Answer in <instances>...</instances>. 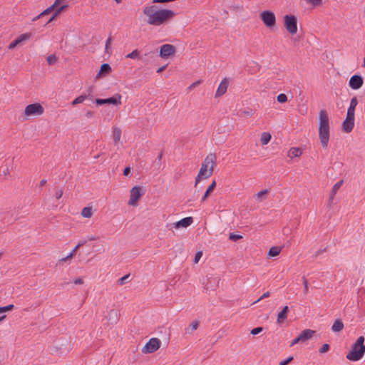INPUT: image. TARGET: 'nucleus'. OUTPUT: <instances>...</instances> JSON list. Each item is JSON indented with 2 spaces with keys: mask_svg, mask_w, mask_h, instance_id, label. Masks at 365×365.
I'll list each match as a JSON object with an SVG mask.
<instances>
[{
  "mask_svg": "<svg viewBox=\"0 0 365 365\" xmlns=\"http://www.w3.org/2000/svg\"><path fill=\"white\" fill-rule=\"evenodd\" d=\"M292 360H293V356H289L287 359H284L282 361H280L279 365H287Z\"/></svg>",
  "mask_w": 365,
  "mask_h": 365,
  "instance_id": "nucleus-48",
  "label": "nucleus"
},
{
  "mask_svg": "<svg viewBox=\"0 0 365 365\" xmlns=\"http://www.w3.org/2000/svg\"><path fill=\"white\" fill-rule=\"evenodd\" d=\"M277 100L279 103H283L287 102V96L284 93H280L277 96Z\"/></svg>",
  "mask_w": 365,
  "mask_h": 365,
  "instance_id": "nucleus-34",
  "label": "nucleus"
},
{
  "mask_svg": "<svg viewBox=\"0 0 365 365\" xmlns=\"http://www.w3.org/2000/svg\"><path fill=\"white\" fill-rule=\"evenodd\" d=\"M302 154V150L298 148H291L288 151V156L291 158L299 157Z\"/></svg>",
  "mask_w": 365,
  "mask_h": 365,
  "instance_id": "nucleus-24",
  "label": "nucleus"
},
{
  "mask_svg": "<svg viewBox=\"0 0 365 365\" xmlns=\"http://www.w3.org/2000/svg\"><path fill=\"white\" fill-rule=\"evenodd\" d=\"M260 17L263 23L267 27L273 26L276 23L274 14L271 11H264L260 14Z\"/></svg>",
  "mask_w": 365,
  "mask_h": 365,
  "instance_id": "nucleus-8",
  "label": "nucleus"
},
{
  "mask_svg": "<svg viewBox=\"0 0 365 365\" xmlns=\"http://www.w3.org/2000/svg\"><path fill=\"white\" fill-rule=\"evenodd\" d=\"M364 83L363 78L361 75L355 74L351 77L349 81V87L353 90L359 89Z\"/></svg>",
  "mask_w": 365,
  "mask_h": 365,
  "instance_id": "nucleus-12",
  "label": "nucleus"
},
{
  "mask_svg": "<svg viewBox=\"0 0 365 365\" xmlns=\"http://www.w3.org/2000/svg\"><path fill=\"white\" fill-rule=\"evenodd\" d=\"M130 200L128 201V205L135 206L137 204L138 200L140 198V197L143 195V192H142V189L139 186H134L130 191Z\"/></svg>",
  "mask_w": 365,
  "mask_h": 365,
  "instance_id": "nucleus-9",
  "label": "nucleus"
},
{
  "mask_svg": "<svg viewBox=\"0 0 365 365\" xmlns=\"http://www.w3.org/2000/svg\"><path fill=\"white\" fill-rule=\"evenodd\" d=\"M111 43V38L110 37H108V39L106 40V50L107 51L109 46L110 45Z\"/></svg>",
  "mask_w": 365,
  "mask_h": 365,
  "instance_id": "nucleus-56",
  "label": "nucleus"
},
{
  "mask_svg": "<svg viewBox=\"0 0 365 365\" xmlns=\"http://www.w3.org/2000/svg\"><path fill=\"white\" fill-rule=\"evenodd\" d=\"M63 195V191L61 190H58L56 193V198L57 200L60 199Z\"/></svg>",
  "mask_w": 365,
  "mask_h": 365,
  "instance_id": "nucleus-53",
  "label": "nucleus"
},
{
  "mask_svg": "<svg viewBox=\"0 0 365 365\" xmlns=\"http://www.w3.org/2000/svg\"><path fill=\"white\" fill-rule=\"evenodd\" d=\"M20 43L19 41L18 40V38L15 39L14 41H13L12 42H11L9 46H8V48L9 50H12L14 49L16 46H18L19 44Z\"/></svg>",
  "mask_w": 365,
  "mask_h": 365,
  "instance_id": "nucleus-39",
  "label": "nucleus"
},
{
  "mask_svg": "<svg viewBox=\"0 0 365 365\" xmlns=\"http://www.w3.org/2000/svg\"><path fill=\"white\" fill-rule=\"evenodd\" d=\"M17 218V215L14 211H9L0 214V222L4 224H12Z\"/></svg>",
  "mask_w": 365,
  "mask_h": 365,
  "instance_id": "nucleus-11",
  "label": "nucleus"
},
{
  "mask_svg": "<svg viewBox=\"0 0 365 365\" xmlns=\"http://www.w3.org/2000/svg\"><path fill=\"white\" fill-rule=\"evenodd\" d=\"M121 134H122V131L120 128L114 127L113 128V138L114 145L116 146H118L120 143V140L121 138Z\"/></svg>",
  "mask_w": 365,
  "mask_h": 365,
  "instance_id": "nucleus-19",
  "label": "nucleus"
},
{
  "mask_svg": "<svg viewBox=\"0 0 365 365\" xmlns=\"http://www.w3.org/2000/svg\"><path fill=\"white\" fill-rule=\"evenodd\" d=\"M92 215V209L89 207H84L81 211V215L85 218H90Z\"/></svg>",
  "mask_w": 365,
  "mask_h": 365,
  "instance_id": "nucleus-29",
  "label": "nucleus"
},
{
  "mask_svg": "<svg viewBox=\"0 0 365 365\" xmlns=\"http://www.w3.org/2000/svg\"><path fill=\"white\" fill-rule=\"evenodd\" d=\"M199 327V322L197 321H193L191 324H190V327H191V331H194V330H196Z\"/></svg>",
  "mask_w": 365,
  "mask_h": 365,
  "instance_id": "nucleus-50",
  "label": "nucleus"
},
{
  "mask_svg": "<svg viewBox=\"0 0 365 365\" xmlns=\"http://www.w3.org/2000/svg\"><path fill=\"white\" fill-rule=\"evenodd\" d=\"M31 34L30 33H25L21 35H20L17 38L19 41L20 43L23 42L24 41L28 40L31 38Z\"/></svg>",
  "mask_w": 365,
  "mask_h": 365,
  "instance_id": "nucleus-33",
  "label": "nucleus"
},
{
  "mask_svg": "<svg viewBox=\"0 0 365 365\" xmlns=\"http://www.w3.org/2000/svg\"><path fill=\"white\" fill-rule=\"evenodd\" d=\"M193 222V219L192 217H187L185 218L181 219L180 220L170 224V226L171 227H175L176 229L179 228H186L189 227L192 223ZM167 227H169V225H167Z\"/></svg>",
  "mask_w": 365,
  "mask_h": 365,
  "instance_id": "nucleus-13",
  "label": "nucleus"
},
{
  "mask_svg": "<svg viewBox=\"0 0 365 365\" xmlns=\"http://www.w3.org/2000/svg\"><path fill=\"white\" fill-rule=\"evenodd\" d=\"M298 343H302L299 336L291 341L290 346H293Z\"/></svg>",
  "mask_w": 365,
  "mask_h": 365,
  "instance_id": "nucleus-52",
  "label": "nucleus"
},
{
  "mask_svg": "<svg viewBox=\"0 0 365 365\" xmlns=\"http://www.w3.org/2000/svg\"><path fill=\"white\" fill-rule=\"evenodd\" d=\"M314 331L311 329H304L299 334V337L302 343L305 342L306 341L310 339L313 334H314Z\"/></svg>",
  "mask_w": 365,
  "mask_h": 365,
  "instance_id": "nucleus-17",
  "label": "nucleus"
},
{
  "mask_svg": "<svg viewBox=\"0 0 365 365\" xmlns=\"http://www.w3.org/2000/svg\"><path fill=\"white\" fill-rule=\"evenodd\" d=\"M13 308H14V305L13 304H9V305H7L6 307H0V314L6 311H10Z\"/></svg>",
  "mask_w": 365,
  "mask_h": 365,
  "instance_id": "nucleus-42",
  "label": "nucleus"
},
{
  "mask_svg": "<svg viewBox=\"0 0 365 365\" xmlns=\"http://www.w3.org/2000/svg\"><path fill=\"white\" fill-rule=\"evenodd\" d=\"M143 14L148 18V24L153 26L164 24L175 16L173 10L159 9L155 5L145 6Z\"/></svg>",
  "mask_w": 365,
  "mask_h": 365,
  "instance_id": "nucleus-1",
  "label": "nucleus"
},
{
  "mask_svg": "<svg viewBox=\"0 0 365 365\" xmlns=\"http://www.w3.org/2000/svg\"><path fill=\"white\" fill-rule=\"evenodd\" d=\"M284 25L287 31L292 35L297 32V19L294 15L284 16Z\"/></svg>",
  "mask_w": 365,
  "mask_h": 365,
  "instance_id": "nucleus-5",
  "label": "nucleus"
},
{
  "mask_svg": "<svg viewBox=\"0 0 365 365\" xmlns=\"http://www.w3.org/2000/svg\"><path fill=\"white\" fill-rule=\"evenodd\" d=\"M161 341L158 338H151L142 349L144 354H151L157 351L160 346Z\"/></svg>",
  "mask_w": 365,
  "mask_h": 365,
  "instance_id": "nucleus-7",
  "label": "nucleus"
},
{
  "mask_svg": "<svg viewBox=\"0 0 365 365\" xmlns=\"http://www.w3.org/2000/svg\"><path fill=\"white\" fill-rule=\"evenodd\" d=\"M130 173V168L129 167H126L123 170V175L127 176Z\"/></svg>",
  "mask_w": 365,
  "mask_h": 365,
  "instance_id": "nucleus-58",
  "label": "nucleus"
},
{
  "mask_svg": "<svg viewBox=\"0 0 365 365\" xmlns=\"http://www.w3.org/2000/svg\"><path fill=\"white\" fill-rule=\"evenodd\" d=\"M269 296H270V292H266L257 301L254 302L253 304H255V303L261 301L262 299L269 297Z\"/></svg>",
  "mask_w": 365,
  "mask_h": 365,
  "instance_id": "nucleus-47",
  "label": "nucleus"
},
{
  "mask_svg": "<svg viewBox=\"0 0 365 365\" xmlns=\"http://www.w3.org/2000/svg\"><path fill=\"white\" fill-rule=\"evenodd\" d=\"M329 138L330 120L327 111L322 109L319 113V138L323 148H327Z\"/></svg>",
  "mask_w": 365,
  "mask_h": 365,
  "instance_id": "nucleus-2",
  "label": "nucleus"
},
{
  "mask_svg": "<svg viewBox=\"0 0 365 365\" xmlns=\"http://www.w3.org/2000/svg\"><path fill=\"white\" fill-rule=\"evenodd\" d=\"M216 165V155L214 153H210L203 161L199 173L195 179V186H197L201 178H208L213 173L214 168Z\"/></svg>",
  "mask_w": 365,
  "mask_h": 365,
  "instance_id": "nucleus-3",
  "label": "nucleus"
},
{
  "mask_svg": "<svg viewBox=\"0 0 365 365\" xmlns=\"http://www.w3.org/2000/svg\"><path fill=\"white\" fill-rule=\"evenodd\" d=\"M43 106L38 103L28 105L24 110V114L27 116L41 115L43 113Z\"/></svg>",
  "mask_w": 365,
  "mask_h": 365,
  "instance_id": "nucleus-6",
  "label": "nucleus"
},
{
  "mask_svg": "<svg viewBox=\"0 0 365 365\" xmlns=\"http://www.w3.org/2000/svg\"><path fill=\"white\" fill-rule=\"evenodd\" d=\"M97 239L98 237L96 235L88 236L86 238L87 241H93L96 240Z\"/></svg>",
  "mask_w": 365,
  "mask_h": 365,
  "instance_id": "nucleus-57",
  "label": "nucleus"
},
{
  "mask_svg": "<svg viewBox=\"0 0 365 365\" xmlns=\"http://www.w3.org/2000/svg\"><path fill=\"white\" fill-rule=\"evenodd\" d=\"M281 252V248L277 246L272 247L268 252L269 256L270 257H276Z\"/></svg>",
  "mask_w": 365,
  "mask_h": 365,
  "instance_id": "nucleus-28",
  "label": "nucleus"
},
{
  "mask_svg": "<svg viewBox=\"0 0 365 365\" xmlns=\"http://www.w3.org/2000/svg\"><path fill=\"white\" fill-rule=\"evenodd\" d=\"M344 328V324L343 322L339 320V319H336L332 327H331V330L334 331V332H339L340 331H341Z\"/></svg>",
  "mask_w": 365,
  "mask_h": 365,
  "instance_id": "nucleus-26",
  "label": "nucleus"
},
{
  "mask_svg": "<svg viewBox=\"0 0 365 365\" xmlns=\"http://www.w3.org/2000/svg\"><path fill=\"white\" fill-rule=\"evenodd\" d=\"M175 51V48L171 44H163L160 49V56L162 58H168Z\"/></svg>",
  "mask_w": 365,
  "mask_h": 365,
  "instance_id": "nucleus-14",
  "label": "nucleus"
},
{
  "mask_svg": "<svg viewBox=\"0 0 365 365\" xmlns=\"http://www.w3.org/2000/svg\"><path fill=\"white\" fill-rule=\"evenodd\" d=\"M125 58H131V59H140L141 57L140 56V53L138 49H135L131 53L127 54L125 56Z\"/></svg>",
  "mask_w": 365,
  "mask_h": 365,
  "instance_id": "nucleus-30",
  "label": "nucleus"
},
{
  "mask_svg": "<svg viewBox=\"0 0 365 365\" xmlns=\"http://www.w3.org/2000/svg\"><path fill=\"white\" fill-rule=\"evenodd\" d=\"M68 5L65 4V5H62L61 6H59L58 8H57V9L53 14L52 16L48 19V21L46 23L45 25H47L48 24L53 21L63 11L66 9L68 8Z\"/></svg>",
  "mask_w": 365,
  "mask_h": 365,
  "instance_id": "nucleus-23",
  "label": "nucleus"
},
{
  "mask_svg": "<svg viewBox=\"0 0 365 365\" xmlns=\"http://www.w3.org/2000/svg\"><path fill=\"white\" fill-rule=\"evenodd\" d=\"M326 252V248L323 249V250H317L315 254H314V257H318L319 255L322 254L323 252Z\"/></svg>",
  "mask_w": 365,
  "mask_h": 365,
  "instance_id": "nucleus-55",
  "label": "nucleus"
},
{
  "mask_svg": "<svg viewBox=\"0 0 365 365\" xmlns=\"http://www.w3.org/2000/svg\"><path fill=\"white\" fill-rule=\"evenodd\" d=\"M73 282L75 284H83V281L82 278H78V279H76L73 281Z\"/></svg>",
  "mask_w": 365,
  "mask_h": 365,
  "instance_id": "nucleus-59",
  "label": "nucleus"
},
{
  "mask_svg": "<svg viewBox=\"0 0 365 365\" xmlns=\"http://www.w3.org/2000/svg\"><path fill=\"white\" fill-rule=\"evenodd\" d=\"M88 98V96L86 95H81L76 98L71 103L73 106H76L79 103H82L86 98Z\"/></svg>",
  "mask_w": 365,
  "mask_h": 365,
  "instance_id": "nucleus-31",
  "label": "nucleus"
},
{
  "mask_svg": "<svg viewBox=\"0 0 365 365\" xmlns=\"http://www.w3.org/2000/svg\"><path fill=\"white\" fill-rule=\"evenodd\" d=\"M228 84L229 82L227 78L222 80L215 93L216 98L220 97L226 93Z\"/></svg>",
  "mask_w": 365,
  "mask_h": 365,
  "instance_id": "nucleus-15",
  "label": "nucleus"
},
{
  "mask_svg": "<svg viewBox=\"0 0 365 365\" xmlns=\"http://www.w3.org/2000/svg\"><path fill=\"white\" fill-rule=\"evenodd\" d=\"M242 238V235H236L235 233H231L229 236V240L233 241V242H235L240 239Z\"/></svg>",
  "mask_w": 365,
  "mask_h": 365,
  "instance_id": "nucleus-37",
  "label": "nucleus"
},
{
  "mask_svg": "<svg viewBox=\"0 0 365 365\" xmlns=\"http://www.w3.org/2000/svg\"><path fill=\"white\" fill-rule=\"evenodd\" d=\"M364 337L359 336L354 344L351 350L346 355V358L353 361L361 359L365 353V346L364 344Z\"/></svg>",
  "mask_w": 365,
  "mask_h": 365,
  "instance_id": "nucleus-4",
  "label": "nucleus"
},
{
  "mask_svg": "<svg viewBox=\"0 0 365 365\" xmlns=\"http://www.w3.org/2000/svg\"><path fill=\"white\" fill-rule=\"evenodd\" d=\"M46 183V180H41V182L39 183V186L42 187V186L45 185Z\"/></svg>",
  "mask_w": 365,
  "mask_h": 365,
  "instance_id": "nucleus-64",
  "label": "nucleus"
},
{
  "mask_svg": "<svg viewBox=\"0 0 365 365\" xmlns=\"http://www.w3.org/2000/svg\"><path fill=\"white\" fill-rule=\"evenodd\" d=\"M56 7L53 6V4H52L51 6L48 7L46 9H45L43 11H42L41 14H40V16H45V15H47L49 13H51L52 11L54 10Z\"/></svg>",
  "mask_w": 365,
  "mask_h": 365,
  "instance_id": "nucleus-35",
  "label": "nucleus"
},
{
  "mask_svg": "<svg viewBox=\"0 0 365 365\" xmlns=\"http://www.w3.org/2000/svg\"><path fill=\"white\" fill-rule=\"evenodd\" d=\"M358 104V100H357V98L356 97H354L351 99V101H350V105H349V108H353V109H355L356 106Z\"/></svg>",
  "mask_w": 365,
  "mask_h": 365,
  "instance_id": "nucleus-38",
  "label": "nucleus"
},
{
  "mask_svg": "<svg viewBox=\"0 0 365 365\" xmlns=\"http://www.w3.org/2000/svg\"><path fill=\"white\" fill-rule=\"evenodd\" d=\"M57 57L56 55L52 54L47 57L46 61L48 65H53L57 62Z\"/></svg>",
  "mask_w": 365,
  "mask_h": 365,
  "instance_id": "nucleus-32",
  "label": "nucleus"
},
{
  "mask_svg": "<svg viewBox=\"0 0 365 365\" xmlns=\"http://www.w3.org/2000/svg\"><path fill=\"white\" fill-rule=\"evenodd\" d=\"M42 16H40V14H38V16H35V17H34V18L32 19V21H37L38 19H39L40 18H41Z\"/></svg>",
  "mask_w": 365,
  "mask_h": 365,
  "instance_id": "nucleus-63",
  "label": "nucleus"
},
{
  "mask_svg": "<svg viewBox=\"0 0 365 365\" xmlns=\"http://www.w3.org/2000/svg\"><path fill=\"white\" fill-rule=\"evenodd\" d=\"M129 277H130L129 274H126V275L123 276V277L120 278L118 279V284H120V285L124 284L125 281H126V279H128Z\"/></svg>",
  "mask_w": 365,
  "mask_h": 365,
  "instance_id": "nucleus-46",
  "label": "nucleus"
},
{
  "mask_svg": "<svg viewBox=\"0 0 365 365\" xmlns=\"http://www.w3.org/2000/svg\"><path fill=\"white\" fill-rule=\"evenodd\" d=\"M202 83L201 80H198L194 83H192L189 87L188 89L190 91L195 88L196 86H199Z\"/></svg>",
  "mask_w": 365,
  "mask_h": 365,
  "instance_id": "nucleus-51",
  "label": "nucleus"
},
{
  "mask_svg": "<svg viewBox=\"0 0 365 365\" xmlns=\"http://www.w3.org/2000/svg\"><path fill=\"white\" fill-rule=\"evenodd\" d=\"M162 156H163V153H160L158 155V156L157 157V159H156V160H158V163H160V160H161V159H162Z\"/></svg>",
  "mask_w": 365,
  "mask_h": 365,
  "instance_id": "nucleus-62",
  "label": "nucleus"
},
{
  "mask_svg": "<svg viewBox=\"0 0 365 365\" xmlns=\"http://www.w3.org/2000/svg\"><path fill=\"white\" fill-rule=\"evenodd\" d=\"M88 241H87L86 239L83 240H80L78 242V243L77 244V247H81V246L84 245Z\"/></svg>",
  "mask_w": 365,
  "mask_h": 365,
  "instance_id": "nucleus-54",
  "label": "nucleus"
},
{
  "mask_svg": "<svg viewBox=\"0 0 365 365\" xmlns=\"http://www.w3.org/2000/svg\"><path fill=\"white\" fill-rule=\"evenodd\" d=\"M355 109L349 108L347 110L346 118L354 119Z\"/></svg>",
  "mask_w": 365,
  "mask_h": 365,
  "instance_id": "nucleus-40",
  "label": "nucleus"
},
{
  "mask_svg": "<svg viewBox=\"0 0 365 365\" xmlns=\"http://www.w3.org/2000/svg\"><path fill=\"white\" fill-rule=\"evenodd\" d=\"M216 186V181L214 180L207 188L204 195L202 196L201 201L204 202L207 198V197L210 195V194L213 191Z\"/></svg>",
  "mask_w": 365,
  "mask_h": 365,
  "instance_id": "nucleus-25",
  "label": "nucleus"
},
{
  "mask_svg": "<svg viewBox=\"0 0 365 365\" xmlns=\"http://www.w3.org/2000/svg\"><path fill=\"white\" fill-rule=\"evenodd\" d=\"M329 349V345L328 344H324L319 349V353L324 354L328 351Z\"/></svg>",
  "mask_w": 365,
  "mask_h": 365,
  "instance_id": "nucleus-43",
  "label": "nucleus"
},
{
  "mask_svg": "<svg viewBox=\"0 0 365 365\" xmlns=\"http://www.w3.org/2000/svg\"><path fill=\"white\" fill-rule=\"evenodd\" d=\"M271 140V135L269 133L264 132L261 135V143L262 145H267Z\"/></svg>",
  "mask_w": 365,
  "mask_h": 365,
  "instance_id": "nucleus-27",
  "label": "nucleus"
},
{
  "mask_svg": "<svg viewBox=\"0 0 365 365\" xmlns=\"http://www.w3.org/2000/svg\"><path fill=\"white\" fill-rule=\"evenodd\" d=\"M121 96L120 94H116L115 96L106 98V99H101L97 98L96 99V103L97 105L101 106L103 104H113V105H120L121 104Z\"/></svg>",
  "mask_w": 365,
  "mask_h": 365,
  "instance_id": "nucleus-10",
  "label": "nucleus"
},
{
  "mask_svg": "<svg viewBox=\"0 0 365 365\" xmlns=\"http://www.w3.org/2000/svg\"><path fill=\"white\" fill-rule=\"evenodd\" d=\"M93 115V113L91 110H88L86 113V116L88 118H92Z\"/></svg>",
  "mask_w": 365,
  "mask_h": 365,
  "instance_id": "nucleus-60",
  "label": "nucleus"
},
{
  "mask_svg": "<svg viewBox=\"0 0 365 365\" xmlns=\"http://www.w3.org/2000/svg\"><path fill=\"white\" fill-rule=\"evenodd\" d=\"M303 284H304V293L306 294L308 292L309 287H308V281L307 279L303 277Z\"/></svg>",
  "mask_w": 365,
  "mask_h": 365,
  "instance_id": "nucleus-45",
  "label": "nucleus"
},
{
  "mask_svg": "<svg viewBox=\"0 0 365 365\" xmlns=\"http://www.w3.org/2000/svg\"><path fill=\"white\" fill-rule=\"evenodd\" d=\"M262 329H263L262 327L254 328L253 329H252L251 334L252 335H257V334H259L262 331Z\"/></svg>",
  "mask_w": 365,
  "mask_h": 365,
  "instance_id": "nucleus-49",
  "label": "nucleus"
},
{
  "mask_svg": "<svg viewBox=\"0 0 365 365\" xmlns=\"http://www.w3.org/2000/svg\"><path fill=\"white\" fill-rule=\"evenodd\" d=\"M202 256V251L197 252V253L195 255L194 259H193L194 263H195V264L198 263V262L200 261Z\"/></svg>",
  "mask_w": 365,
  "mask_h": 365,
  "instance_id": "nucleus-41",
  "label": "nucleus"
},
{
  "mask_svg": "<svg viewBox=\"0 0 365 365\" xmlns=\"http://www.w3.org/2000/svg\"><path fill=\"white\" fill-rule=\"evenodd\" d=\"M268 192V190H263L259 192H257L256 194V199L259 200V201H262V197L265 195Z\"/></svg>",
  "mask_w": 365,
  "mask_h": 365,
  "instance_id": "nucleus-36",
  "label": "nucleus"
},
{
  "mask_svg": "<svg viewBox=\"0 0 365 365\" xmlns=\"http://www.w3.org/2000/svg\"><path fill=\"white\" fill-rule=\"evenodd\" d=\"M289 311V307L285 306L283 309L279 312L277 314V323L279 324H282L284 320H285L287 317V312Z\"/></svg>",
  "mask_w": 365,
  "mask_h": 365,
  "instance_id": "nucleus-21",
  "label": "nucleus"
},
{
  "mask_svg": "<svg viewBox=\"0 0 365 365\" xmlns=\"http://www.w3.org/2000/svg\"><path fill=\"white\" fill-rule=\"evenodd\" d=\"M343 182H344L343 180H340V181L337 182L336 184H334V185L333 186L331 193H330V196H329V204H331L332 202L335 195L336 194L337 191L340 189V187L343 185Z\"/></svg>",
  "mask_w": 365,
  "mask_h": 365,
  "instance_id": "nucleus-20",
  "label": "nucleus"
},
{
  "mask_svg": "<svg viewBox=\"0 0 365 365\" xmlns=\"http://www.w3.org/2000/svg\"><path fill=\"white\" fill-rule=\"evenodd\" d=\"M65 0H55L54 3L53 4L55 7L58 6L61 2L64 1Z\"/></svg>",
  "mask_w": 365,
  "mask_h": 365,
  "instance_id": "nucleus-61",
  "label": "nucleus"
},
{
  "mask_svg": "<svg viewBox=\"0 0 365 365\" xmlns=\"http://www.w3.org/2000/svg\"><path fill=\"white\" fill-rule=\"evenodd\" d=\"M354 126V119L346 118L342 123V129L346 133H350Z\"/></svg>",
  "mask_w": 365,
  "mask_h": 365,
  "instance_id": "nucleus-16",
  "label": "nucleus"
},
{
  "mask_svg": "<svg viewBox=\"0 0 365 365\" xmlns=\"http://www.w3.org/2000/svg\"><path fill=\"white\" fill-rule=\"evenodd\" d=\"M307 1L314 6H319L322 3V0H307Z\"/></svg>",
  "mask_w": 365,
  "mask_h": 365,
  "instance_id": "nucleus-44",
  "label": "nucleus"
},
{
  "mask_svg": "<svg viewBox=\"0 0 365 365\" xmlns=\"http://www.w3.org/2000/svg\"><path fill=\"white\" fill-rule=\"evenodd\" d=\"M119 313L116 309H110L107 316L108 322L111 324H116L118 320Z\"/></svg>",
  "mask_w": 365,
  "mask_h": 365,
  "instance_id": "nucleus-18",
  "label": "nucleus"
},
{
  "mask_svg": "<svg viewBox=\"0 0 365 365\" xmlns=\"http://www.w3.org/2000/svg\"><path fill=\"white\" fill-rule=\"evenodd\" d=\"M111 71V67L108 63H103L101 65L100 71L97 74L96 78H99L101 76L108 74Z\"/></svg>",
  "mask_w": 365,
  "mask_h": 365,
  "instance_id": "nucleus-22",
  "label": "nucleus"
}]
</instances>
